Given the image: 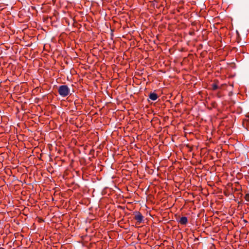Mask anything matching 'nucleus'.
Here are the masks:
<instances>
[{
	"mask_svg": "<svg viewBox=\"0 0 249 249\" xmlns=\"http://www.w3.org/2000/svg\"><path fill=\"white\" fill-rule=\"evenodd\" d=\"M137 175L140 178H142L144 176L143 172H137Z\"/></svg>",
	"mask_w": 249,
	"mask_h": 249,
	"instance_id": "7",
	"label": "nucleus"
},
{
	"mask_svg": "<svg viewBox=\"0 0 249 249\" xmlns=\"http://www.w3.org/2000/svg\"><path fill=\"white\" fill-rule=\"evenodd\" d=\"M135 216L134 219L136 220L139 224L142 222L143 220V216L139 212H136L134 213Z\"/></svg>",
	"mask_w": 249,
	"mask_h": 249,
	"instance_id": "2",
	"label": "nucleus"
},
{
	"mask_svg": "<svg viewBox=\"0 0 249 249\" xmlns=\"http://www.w3.org/2000/svg\"><path fill=\"white\" fill-rule=\"evenodd\" d=\"M237 175H240V172H238Z\"/></svg>",
	"mask_w": 249,
	"mask_h": 249,
	"instance_id": "11",
	"label": "nucleus"
},
{
	"mask_svg": "<svg viewBox=\"0 0 249 249\" xmlns=\"http://www.w3.org/2000/svg\"><path fill=\"white\" fill-rule=\"evenodd\" d=\"M218 83H219V82L217 80H214L213 81V83L211 85V87H212V88L211 89L213 90H215L217 89H221V86L220 87H219L218 86Z\"/></svg>",
	"mask_w": 249,
	"mask_h": 249,
	"instance_id": "3",
	"label": "nucleus"
},
{
	"mask_svg": "<svg viewBox=\"0 0 249 249\" xmlns=\"http://www.w3.org/2000/svg\"><path fill=\"white\" fill-rule=\"evenodd\" d=\"M245 199L246 201L249 202V194H247L245 196Z\"/></svg>",
	"mask_w": 249,
	"mask_h": 249,
	"instance_id": "8",
	"label": "nucleus"
},
{
	"mask_svg": "<svg viewBox=\"0 0 249 249\" xmlns=\"http://www.w3.org/2000/svg\"><path fill=\"white\" fill-rule=\"evenodd\" d=\"M92 151H93V152H94V150H90V154H91V153Z\"/></svg>",
	"mask_w": 249,
	"mask_h": 249,
	"instance_id": "10",
	"label": "nucleus"
},
{
	"mask_svg": "<svg viewBox=\"0 0 249 249\" xmlns=\"http://www.w3.org/2000/svg\"><path fill=\"white\" fill-rule=\"evenodd\" d=\"M58 92L61 96L65 97L70 94V90L67 85H63L59 87Z\"/></svg>",
	"mask_w": 249,
	"mask_h": 249,
	"instance_id": "1",
	"label": "nucleus"
},
{
	"mask_svg": "<svg viewBox=\"0 0 249 249\" xmlns=\"http://www.w3.org/2000/svg\"><path fill=\"white\" fill-rule=\"evenodd\" d=\"M158 98V95L155 92H151L149 95V98L152 101L156 100Z\"/></svg>",
	"mask_w": 249,
	"mask_h": 249,
	"instance_id": "5",
	"label": "nucleus"
},
{
	"mask_svg": "<svg viewBox=\"0 0 249 249\" xmlns=\"http://www.w3.org/2000/svg\"><path fill=\"white\" fill-rule=\"evenodd\" d=\"M178 223L181 225H186L188 223V219L186 216L181 217L178 221Z\"/></svg>",
	"mask_w": 249,
	"mask_h": 249,
	"instance_id": "4",
	"label": "nucleus"
},
{
	"mask_svg": "<svg viewBox=\"0 0 249 249\" xmlns=\"http://www.w3.org/2000/svg\"><path fill=\"white\" fill-rule=\"evenodd\" d=\"M227 186H228V189H230V188H231V190H232V192H233V187H232V184H231V183H228V184H227ZM237 189H234V192H235V191H237Z\"/></svg>",
	"mask_w": 249,
	"mask_h": 249,
	"instance_id": "6",
	"label": "nucleus"
},
{
	"mask_svg": "<svg viewBox=\"0 0 249 249\" xmlns=\"http://www.w3.org/2000/svg\"><path fill=\"white\" fill-rule=\"evenodd\" d=\"M228 175L227 172H224L223 174L222 177L224 178L225 177H226Z\"/></svg>",
	"mask_w": 249,
	"mask_h": 249,
	"instance_id": "9",
	"label": "nucleus"
}]
</instances>
